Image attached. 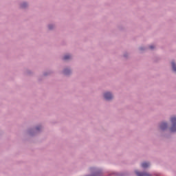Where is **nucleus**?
<instances>
[{
	"label": "nucleus",
	"instance_id": "1",
	"mask_svg": "<svg viewBox=\"0 0 176 176\" xmlns=\"http://www.w3.org/2000/svg\"><path fill=\"white\" fill-rule=\"evenodd\" d=\"M170 122L172 123L170 131H172V133H175V131H176V117H172L170 119Z\"/></svg>",
	"mask_w": 176,
	"mask_h": 176
},
{
	"label": "nucleus",
	"instance_id": "2",
	"mask_svg": "<svg viewBox=\"0 0 176 176\" xmlns=\"http://www.w3.org/2000/svg\"><path fill=\"white\" fill-rule=\"evenodd\" d=\"M104 97L105 98V100H112V94L109 92H107L104 94Z\"/></svg>",
	"mask_w": 176,
	"mask_h": 176
},
{
	"label": "nucleus",
	"instance_id": "3",
	"mask_svg": "<svg viewBox=\"0 0 176 176\" xmlns=\"http://www.w3.org/2000/svg\"><path fill=\"white\" fill-rule=\"evenodd\" d=\"M135 174L138 175V176H152V175L149 174V173H140L138 171H135Z\"/></svg>",
	"mask_w": 176,
	"mask_h": 176
},
{
	"label": "nucleus",
	"instance_id": "4",
	"mask_svg": "<svg viewBox=\"0 0 176 176\" xmlns=\"http://www.w3.org/2000/svg\"><path fill=\"white\" fill-rule=\"evenodd\" d=\"M161 130H165V129H167V124L166 122H162L160 126Z\"/></svg>",
	"mask_w": 176,
	"mask_h": 176
},
{
	"label": "nucleus",
	"instance_id": "5",
	"mask_svg": "<svg viewBox=\"0 0 176 176\" xmlns=\"http://www.w3.org/2000/svg\"><path fill=\"white\" fill-rule=\"evenodd\" d=\"M149 166H151V164L149 163H148V162H143L142 164V167L143 168H147V167H149Z\"/></svg>",
	"mask_w": 176,
	"mask_h": 176
},
{
	"label": "nucleus",
	"instance_id": "6",
	"mask_svg": "<svg viewBox=\"0 0 176 176\" xmlns=\"http://www.w3.org/2000/svg\"><path fill=\"white\" fill-rule=\"evenodd\" d=\"M172 68L175 72H176V65L175 63L172 62Z\"/></svg>",
	"mask_w": 176,
	"mask_h": 176
},
{
	"label": "nucleus",
	"instance_id": "7",
	"mask_svg": "<svg viewBox=\"0 0 176 176\" xmlns=\"http://www.w3.org/2000/svg\"><path fill=\"white\" fill-rule=\"evenodd\" d=\"M69 58H71V56L65 55L63 58V60H69Z\"/></svg>",
	"mask_w": 176,
	"mask_h": 176
},
{
	"label": "nucleus",
	"instance_id": "8",
	"mask_svg": "<svg viewBox=\"0 0 176 176\" xmlns=\"http://www.w3.org/2000/svg\"><path fill=\"white\" fill-rule=\"evenodd\" d=\"M69 69H66L64 70V74H65V75H67V74H69Z\"/></svg>",
	"mask_w": 176,
	"mask_h": 176
},
{
	"label": "nucleus",
	"instance_id": "9",
	"mask_svg": "<svg viewBox=\"0 0 176 176\" xmlns=\"http://www.w3.org/2000/svg\"><path fill=\"white\" fill-rule=\"evenodd\" d=\"M150 49L152 50H153V49H155V46H153V45H151L150 47Z\"/></svg>",
	"mask_w": 176,
	"mask_h": 176
},
{
	"label": "nucleus",
	"instance_id": "10",
	"mask_svg": "<svg viewBox=\"0 0 176 176\" xmlns=\"http://www.w3.org/2000/svg\"><path fill=\"white\" fill-rule=\"evenodd\" d=\"M49 28H50V30H52V27L50 25L49 26Z\"/></svg>",
	"mask_w": 176,
	"mask_h": 176
},
{
	"label": "nucleus",
	"instance_id": "11",
	"mask_svg": "<svg viewBox=\"0 0 176 176\" xmlns=\"http://www.w3.org/2000/svg\"><path fill=\"white\" fill-rule=\"evenodd\" d=\"M24 7H25V6H24V4H23V5H22V8H24Z\"/></svg>",
	"mask_w": 176,
	"mask_h": 176
},
{
	"label": "nucleus",
	"instance_id": "12",
	"mask_svg": "<svg viewBox=\"0 0 176 176\" xmlns=\"http://www.w3.org/2000/svg\"><path fill=\"white\" fill-rule=\"evenodd\" d=\"M36 129H37V130H39V128L37 127Z\"/></svg>",
	"mask_w": 176,
	"mask_h": 176
}]
</instances>
